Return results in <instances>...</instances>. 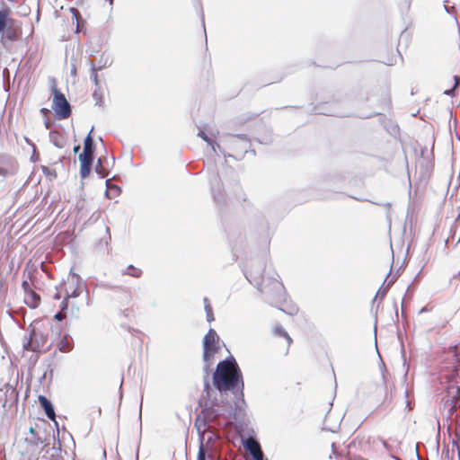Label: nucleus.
<instances>
[{
    "mask_svg": "<svg viewBox=\"0 0 460 460\" xmlns=\"http://www.w3.org/2000/svg\"><path fill=\"white\" fill-rule=\"evenodd\" d=\"M47 111H48V110L46 108L40 109V112H42V113H46Z\"/></svg>",
    "mask_w": 460,
    "mask_h": 460,
    "instance_id": "62",
    "label": "nucleus"
},
{
    "mask_svg": "<svg viewBox=\"0 0 460 460\" xmlns=\"http://www.w3.org/2000/svg\"><path fill=\"white\" fill-rule=\"evenodd\" d=\"M42 451L45 452L43 457L49 460H62V449L61 444L58 440L57 444H54L53 447H49V445H44L41 448Z\"/></svg>",
    "mask_w": 460,
    "mask_h": 460,
    "instance_id": "12",
    "label": "nucleus"
},
{
    "mask_svg": "<svg viewBox=\"0 0 460 460\" xmlns=\"http://www.w3.org/2000/svg\"><path fill=\"white\" fill-rule=\"evenodd\" d=\"M455 92H456V88L455 87H452L450 89H447L444 91V94L446 95H449V96H453L455 94Z\"/></svg>",
    "mask_w": 460,
    "mask_h": 460,
    "instance_id": "43",
    "label": "nucleus"
},
{
    "mask_svg": "<svg viewBox=\"0 0 460 460\" xmlns=\"http://www.w3.org/2000/svg\"><path fill=\"white\" fill-rule=\"evenodd\" d=\"M296 312H297V308H296V306H292V307L289 309V311H288V314H290V315H293V314H296Z\"/></svg>",
    "mask_w": 460,
    "mask_h": 460,
    "instance_id": "45",
    "label": "nucleus"
},
{
    "mask_svg": "<svg viewBox=\"0 0 460 460\" xmlns=\"http://www.w3.org/2000/svg\"><path fill=\"white\" fill-rule=\"evenodd\" d=\"M249 142L250 140L244 134L233 136L230 140V144L234 147H240L242 150L244 151V153L248 152L247 147L249 146Z\"/></svg>",
    "mask_w": 460,
    "mask_h": 460,
    "instance_id": "16",
    "label": "nucleus"
},
{
    "mask_svg": "<svg viewBox=\"0 0 460 460\" xmlns=\"http://www.w3.org/2000/svg\"><path fill=\"white\" fill-rule=\"evenodd\" d=\"M70 288H71V291L68 288H66V294L65 298L68 299L69 297H73V298L78 297L80 295L78 289L76 288H72L71 287H70Z\"/></svg>",
    "mask_w": 460,
    "mask_h": 460,
    "instance_id": "33",
    "label": "nucleus"
},
{
    "mask_svg": "<svg viewBox=\"0 0 460 460\" xmlns=\"http://www.w3.org/2000/svg\"><path fill=\"white\" fill-rule=\"evenodd\" d=\"M10 13L9 8L0 9V43L7 51L22 35V22L11 17Z\"/></svg>",
    "mask_w": 460,
    "mask_h": 460,
    "instance_id": "2",
    "label": "nucleus"
},
{
    "mask_svg": "<svg viewBox=\"0 0 460 460\" xmlns=\"http://www.w3.org/2000/svg\"><path fill=\"white\" fill-rule=\"evenodd\" d=\"M93 130V127L91 128L90 132L86 136L84 141V151L81 154H85L89 155H93L95 152V143L93 138L92 137V132Z\"/></svg>",
    "mask_w": 460,
    "mask_h": 460,
    "instance_id": "18",
    "label": "nucleus"
},
{
    "mask_svg": "<svg viewBox=\"0 0 460 460\" xmlns=\"http://www.w3.org/2000/svg\"><path fill=\"white\" fill-rule=\"evenodd\" d=\"M74 312L78 313V312H79V308H78V307H75V305H72V308H71V313H72V314H75Z\"/></svg>",
    "mask_w": 460,
    "mask_h": 460,
    "instance_id": "53",
    "label": "nucleus"
},
{
    "mask_svg": "<svg viewBox=\"0 0 460 460\" xmlns=\"http://www.w3.org/2000/svg\"><path fill=\"white\" fill-rule=\"evenodd\" d=\"M279 276L276 272H269L267 274L266 281L257 288L264 295V300L275 306L282 305L286 302L288 294L286 292L283 283L279 279ZM280 311L285 312L284 309L278 307Z\"/></svg>",
    "mask_w": 460,
    "mask_h": 460,
    "instance_id": "3",
    "label": "nucleus"
},
{
    "mask_svg": "<svg viewBox=\"0 0 460 460\" xmlns=\"http://www.w3.org/2000/svg\"><path fill=\"white\" fill-rule=\"evenodd\" d=\"M323 114L329 115V116H335V115H337L336 113H333V112H330V113L323 112Z\"/></svg>",
    "mask_w": 460,
    "mask_h": 460,
    "instance_id": "60",
    "label": "nucleus"
},
{
    "mask_svg": "<svg viewBox=\"0 0 460 460\" xmlns=\"http://www.w3.org/2000/svg\"><path fill=\"white\" fill-rule=\"evenodd\" d=\"M274 333L276 336L285 338L288 345L292 342V339L290 338L287 331L282 327V325H276L274 327Z\"/></svg>",
    "mask_w": 460,
    "mask_h": 460,
    "instance_id": "29",
    "label": "nucleus"
},
{
    "mask_svg": "<svg viewBox=\"0 0 460 460\" xmlns=\"http://www.w3.org/2000/svg\"><path fill=\"white\" fill-rule=\"evenodd\" d=\"M28 334L23 338V349L32 352H39L47 341V336L39 332L36 328L31 323L27 329Z\"/></svg>",
    "mask_w": 460,
    "mask_h": 460,
    "instance_id": "6",
    "label": "nucleus"
},
{
    "mask_svg": "<svg viewBox=\"0 0 460 460\" xmlns=\"http://www.w3.org/2000/svg\"><path fill=\"white\" fill-rule=\"evenodd\" d=\"M100 89L101 88L96 87L92 95H93V99L95 102V105L99 106V107H102L103 106V97H102V93L100 92Z\"/></svg>",
    "mask_w": 460,
    "mask_h": 460,
    "instance_id": "32",
    "label": "nucleus"
},
{
    "mask_svg": "<svg viewBox=\"0 0 460 460\" xmlns=\"http://www.w3.org/2000/svg\"><path fill=\"white\" fill-rule=\"evenodd\" d=\"M50 142L58 148L63 147L62 136L59 132L52 130L49 132Z\"/></svg>",
    "mask_w": 460,
    "mask_h": 460,
    "instance_id": "26",
    "label": "nucleus"
},
{
    "mask_svg": "<svg viewBox=\"0 0 460 460\" xmlns=\"http://www.w3.org/2000/svg\"><path fill=\"white\" fill-rule=\"evenodd\" d=\"M458 408H460V387L451 385L447 388V399L443 405L447 419H452Z\"/></svg>",
    "mask_w": 460,
    "mask_h": 460,
    "instance_id": "7",
    "label": "nucleus"
},
{
    "mask_svg": "<svg viewBox=\"0 0 460 460\" xmlns=\"http://www.w3.org/2000/svg\"><path fill=\"white\" fill-rule=\"evenodd\" d=\"M80 149H81L80 145H77V146H74L73 151H74V153L76 154V153H78L80 151Z\"/></svg>",
    "mask_w": 460,
    "mask_h": 460,
    "instance_id": "50",
    "label": "nucleus"
},
{
    "mask_svg": "<svg viewBox=\"0 0 460 460\" xmlns=\"http://www.w3.org/2000/svg\"><path fill=\"white\" fill-rule=\"evenodd\" d=\"M38 401L40 407L43 409L46 416L50 420L55 421L56 424V412L54 410V406L50 400H49L45 395H39Z\"/></svg>",
    "mask_w": 460,
    "mask_h": 460,
    "instance_id": "14",
    "label": "nucleus"
},
{
    "mask_svg": "<svg viewBox=\"0 0 460 460\" xmlns=\"http://www.w3.org/2000/svg\"><path fill=\"white\" fill-rule=\"evenodd\" d=\"M444 8H445V10H446L447 13H449V8H448V6L444 5Z\"/></svg>",
    "mask_w": 460,
    "mask_h": 460,
    "instance_id": "64",
    "label": "nucleus"
},
{
    "mask_svg": "<svg viewBox=\"0 0 460 460\" xmlns=\"http://www.w3.org/2000/svg\"><path fill=\"white\" fill-rule=\"evenodd\" d=\"M264 269L265 262L262 260L251 261L243 270V274L254 288H261L267 278L263 275Z\"/></svg>",
    "mask_w": 460,
    "mask_h": 460,
    "instance_id": "4",
    "label": "nucleus"
},
{
    "mask_svg": "<svg viewBox=\"0 0 460 460\" xmlns=\"http://www.w3.org/2000/svg\"><path fill=\"white\" fill-rule=\"evenodd\" d=\"M0 176L6 177V170H3L2 167H0Z\"/></svg>",
    "mask_w": 460,
    "mask_h": 460,
    "instance_id": "54",
    "label": "nucleus"
},
{
    "mask_svg": "<svg viewBox=\"0 0 460 460\" xmlns=\"http://www.w3.org/2000/svg\"><path fill=\"white\" fill-rule=\"evenodd\" d=\"M198 128H199V131H198V136L202 138L205 142L208 143V145H209L212 149L214 150V152H217V149L220 150V145L214 142L209 137L208 135L205 132V130L201 129L199 126H198Z\"/></svg>",
    "mask_w": 460,
    "mask_h": 460,
    "instance_id": "23",
    "label": "nucleus"
},
{
    "mask_svg": "<svg viewBox=\"0 0 460 460\" xmlns=\"http://www.w3.org/2000/svg\"><path fill=\"white\" fill-rule=\"evenodd\" d=\"M71 12L73 13V16L77 19V16L80 15L79 11L75 8H71Z\"/></svg>",
    "mask_w": 460,
    "mask_h": 460,
    "instance_id": "46",
    "label": "nucleus"
},
{
    "mask_svg": "<svg viewBox=\"0 0 460 460\" xmlns=\"http://www.w3.org/2000/svg\"><path fill=\"white\" fill-rule=\"evenodd\" d=\"M208 455L206 453L204 449L203 443H200L199 453H198V459L197 460H207V457Z\"/></svg>",
    "mask_w": 460,
    "mask_h": 460,
    "instance_id": "34",
    "label": "nucleus"
},
{
    "mask_svg": "<svg viewBox=\"0 0 460 460\" xmlns=\"http://www.w3.org/2000/svg\"><path fill=\"white\" fill-rule=\"evenodd\" d=\"M0 167L6 170V176L14 174L18 170L16 160L6 154H0Z\"/></svg>",
    "mask_w": 460,
    "mask_h": 460,
    "instance_id": "10",
    "label": "nucleus"
},
{
    "mask_svg": "<svg viewBox=\"0 0 460 460\" xmlns=\"http://www.w3.org/2000/svg\"><path fill=\"white\" fill-rule=\"evenodd\" d=\"M90 66H91V73H90V79L93 81V83L95 85V88H101L100 86V81L98 79V71L96 69V65L93 61L90 60Z\"/></svg>",
    "mask_w": 460,
    "mask_h": 460,
    "instance_id": "27",
    "label": "nucleus"
},
{
    "mask_svg": "<svg viewBox=\"0 0 460 460\" xmlns=\"http://www.w3.org/2000/svg\"><path fill=\"white\" fill-rule=\"evenodd\" d=\"M324 429H327V430H330L331 432H335V429H332V428H327V427H324L323 428Z\"/></svg>",
    "mask_w": 460,
    "mask_h": 460,
    "instance_id": "58",
    "label": "nucleus"
},
{
    "mask_svg": "<svg viewBox=\"0 0 460 460\" xmlns=\"http://www.w3.org/2000/svg\"><path fill=\"white\" fill-rule=\"evenodd\" d=\"M252 458L254 460H268L267 458L264 457L262 451L256 454L252 453Z\"/></svg>",
    "mask_w": 460,
    "mask_h": 460,
    "instance_id": "39",
    "label": "nucleus"
},
{
    "mask_svg": "<svg viewBox=\"0 0 460 460\" xmlns=\"http://www.w3.org/2000/svg\"><path fill=\"white\" fill-rule=\"evenodd\" d=\"M74 347L73 340L68 334H65L58 344V349L62 352H68Z\"/></svg>",
    "mask_w": 460,
    "mask_h": 460,
    "instance_id": "21",
    "label": "nucleus"
},
{
    "mask_svg": "<svg viewBox=\"0 0 460 460\" xmlns=\"http://www.w3.org/2000/svg\"><path fill=\"white\" fill-rule=\"evenodd\" d=\"M243 447L251 454L252 456V453L256 454L261 452L260 444L252 439L249 438L243 442Z\"/></svg>",
    "mask_w": 460,
    "mask_h": 460,
    "instance_id": "22",
    "label": "nucleus"
},
{
    "mask_svg": "<svg viewBox=\"0 0 460 460\" xmlns=\"http://www.w3.org/2000/svg\"><path fill=\"white\" fill-rule=\"evenodd\" d=\"M212 382L215 388L221 394H226L228 392H231L234 394V405L229 404V408L223 412L219 408H217V403L216 402H211L209 406L206 404L195 420V427L199 431L201 440H203L201 427L204 433L209 427V424L216 420L217 417L223 415L225 418L233 419L238 423H244L246 417L243 375L233 356H229L218 362L216 370L212 374Z\"/></svg>",
    "mask_w": 460,
    "mask_h": 460,
    "instance_id": "1",
    "label": "nucleus"
},
{
    "mask_svg": "<svg viewBox=\"0 0 460 460\" xmlns=\"http://www.w3.org/2000/svg\"><path fill=\"white\" fill-rule=\"evenodd\" d=\"M40 160V154L37 152L36 146H33V152L31 156V161L36 163Z\"/></svg>",
    "mask_w": 460,
    "mask_h": 460,
    "instance_id": "37",
    "label": "nucleus"
},
{
    "mask_svg": "<svg viewBox=\"0 0 460 460\" xmlns=\"http://www.w3.org/2000/svg\"><path fill=\"white\" fill-rule=\"evenodd\" d=\"M258 142L260 144L269 145V144H270L272 142V139H271L270 137H265L262 139H258Z\"/></svg>",
    "mask_w": 460,
    "mask_h": 460,
    "instance_id": "40",
    "label": "nucleus"
},
{
    "mask_svg": "<svg viewBox=\"0 0 460 460\" xmlns=\"http://www.w3.org/2000/svg\"><path fill=\"white\" fill-rule=\"evenodd\" d=\"M51 90L53 94L52 109L55 112V117L58 119H67L72 113L70 103L66 100L65 94L55 85L52 86Z\"/></svg>",
    "mask_w": 460,
    "mask_h": 460,
    "instance_id": "5",
    "label": "nucleus"
},
{
    "mask_svg": "<svg viewBox=\"0 0 460 460\" xmlns=\"http://www.w3.org/2000/svg\"><path fill=\"white\" fill-rule=\"evenodd\" d=\"M202 346L203 349H209L217 352L219 350V337L214 329L210 328L205 334Z\"/></svg>",
    "mask_w": 460,
    "mask_h": 460,
    "instance_id": "9",
    "label": "nucleus"
},
{
    "mask_svg": "<svg viewBox=\"0 0 460 460\" xmlns=\"http://www.w3.org/2000/svg\"><path fill=\"white\" fill-rule=\"evenodd\" d=\"M217 353L214 350L209 349H203V371L205 373L203 381H204V394H206V397L210 400L212 396L213 390L210 387L209 382H208V376L210 373L211 367L214 364V357L215 354Z\"/></svg>",
    "mask_w": 460,
    "mask_h": 460,
    "instance_id": "8",
    "label": "nucleus"
},
{
    "mask_svg": "<svg viewBox=\"0 0 460 460\" xmlns=\"http://www.w3.org/2000/svg\"><path fill=\"white\" fill-rule=\"evenodd\" d=\"M332 447L333 454H336L335 444L334 443L332 445Z\"/></svg>",
    "mask_w": 460,
    "mask_h": 460,
    "instance_id": "61",
    "label": "nucleus"
},
{
    "mask_svg": "<svg viewBox=\"0 0 460 460\" xmlns=\"http://www.w3.org/2000/svg\"><path fill=\"white\" fill-rule=\"evenodd\" d=\"M66 314H65L61 311H58L54 315V319L57 320L58 322H61L66 318Z\"/></svg>",
    "mask_w": 460,
    "mask_h": 460,
    "instance_id": "36",
    "label": "nucleus"
},
{
    "mask_svg": "<svg viewBox=\"0 0 460 460\" xmlns=\"http://www.w3.org/2000/svg\"><path fill=\"white\" fill-rule=\"evenodd\" d=\"M54 298H55V299H59V298H60L59 294H58V293H57V294L54 296Z\"/></svg>",
    "mask_w": 460,
    "mask_h": 460,
    "instance_id": "63",
    "label": "nucleus"
},
{
    "mask_svg": "<svg viewBox=\"0 0 460 460\" xmlns=\"http://www.w3.org/2000/svg\"><path fill=\"white\" fill-rule=\"evenodd\" d=\"M22 288L24 291V294H28V292L31 291V286L27 280H23L22 282Z\"/></svg>",
    "mask_w": 460,
    "mask_h": 460,
    "instance_id": "38",
    "label": "nucleus"
},
{
    "mask_svg": "<svg viewBox=\"0 0 460 460\" xmlns=\"http://www.w3.org/2000/svg\"><path fill=\"white\" fill-rule=\"evenodd\" d=\"M105 184H106L105 195L108 199H114L120 194V192H121L120 187L117 184L111 183V179L107 180L105 181Z\"/></svg>",
    "mask_w": 460,
    "mask_h": 460,
    "instance_id": "19",
    "label": "nucleus"
},
{
    "mask_svg": "<svg viewBox=\"0 0 460 460\" xmlns=\"http://www.w3.org/2000/svg\"><path fill=\"white\" fill-rule=\"evenodd\" d=\"M40 170L49 181H53L58 177L57 172L55 170L49 169L46 165H41Z\"/></svg>",
    "mask_w": 460,
    "mask_h": 460,
    "instance_id": "31",
    "label": "nucleus"
},
{
    "mask_svg": "<svg viewBox=\"0 0 460 460\" xmlns=\"http://www.w3.org/2000/svg\"><path fill=\"white\" fill-rule=\"evenodd\" d=\"M394 282V279H391L385 288H384V285H382L379 288V289L377 290L376 296L373 298L372 303L374 304L379 296H380V299L382 300L385 297V296L386 295L387 291L389 290L390 287L393 285ZM383 284H385V282Z\"/></svg>",
    "mask_w": 460,
    "mask_h": 460,
    "instance_id": "28",
    "label": "nucleus"
},
{
    "mask_svg": "<svg viewBox=\"0 0 460 460\" xmlns=\"http://www.w3.org/2000/svg\"><path fill=\"white\" fill-rule=\"evenodd\" d=\"M29 433L31 437L25 438V442L28 446L31 447H38L40 445L43 444L44 439L40 435H38L33 427H30Z\"/></svg>",
    "mask_w": 460,
    "mask_h": 460,
    "instance_id": "17",
    "label": "nucleus"
},
{
    "mask_svg": "<svg viewBox=\"0 0 460 460\" xmlns=\"http://www.w3.org/2000/svg\"><path fill=\"white\" fill-rule=\"evenodd\" d=\"M31 360H32L33 363L35 364L37 362V360H38V356L36 355L34 358L31 357Z\"/></svg>",
    "mask_w": 460,
    "mask_h": 460,
    "instance_id": "56",
    "label": "nucleus"
},
{
    "mask_svg": "<svg viewBox=\"0 0 460 460\" xmlns=\"http://www.w3.org/2000/svg\"><path fill=\"white\" fill-rule=\"evenodd\" d=\"M382 444H383V446H384L385 448H388V444H387V442H386V441L382 440Z\"/></svg>",
    "mask_w": 460,
    "mask_h": 460,
    "instance_id": "57",
    "label": "nucleus"
},
{
    "mask_svg": "<svg viewBox=\"0 0 460 460\" xmlns=\"http://www.w3.org/2000/svg\"><path fill=\"white\" fill-rule=\"evenodd\" d=\"M103 160H106V157H99L97 159V162H96V164H95V167H94V172L101 177V178H105L108 176L109 174V171L103 166L102 163H103Z\"/></svg>",
    "mask_w": 460,
    "mask_h": 460,
    "instance_id": "25",
    "label": "nucleus"
},
{
    "mask_svg": "<svg viewBox=\"0 0 460 460\" xmlns=\"http://www.w3.org/2000/svg\"><path fill=\"white\" fill-rule=\"evenodd\" d=\"M204 307H206L208 305H210L209 299L208 297L203 298Z\"/></svg>",
    "mask_w": 460,
    "mask_h": 460,
    "instance_id": "51",
    "label": "nucleus"
},
{
    "mask_svg": "<svg viewBox=\"0 0 460 460\" xmlns=\"http://www.w3.org/2000/svg\"><path fill=\"white\" fill-rule=\"evenodd\" d=\"M93 155H89L85 154H79L78 160L80 162V176L82 179H85L90 175L92 167H93Z\"/></svg>",
    "mask_w": 460,
    "mask_h": 460,
    "instance_id": "11",
    "label": "nucleus"
},
{
    "mask_svg": "<svg viewBox=\"0 0 460 460\" xmlns=\"http://www.w3.org/2000/svg\"><path fill=\"white\" fill-rule=\"evenodd\" d=\"M74 312L78 313V312H79V308H78V307H75V305H72V308H71V313H72V314H75Z\"/></svg>",
    "mask_w": 460,
    "mask_h": 460,
    "instance_id": "52",
    "label": "nucleus"
},
{
    "mask_svg": "<svg viewBox=\"0 0 460 460\" xmlns=\"http://www.w3.org/2000/svg\"><path fill=\"white\" fill-rule=\"evenodd\" d=\"M219 181L220 179L218 174L215 175L213 180H210L212 196L215 202L217 204L225 202L224 193Z\"/></svg>",
    "mask_w": 460,
    "mask_h": 460,
    "instance_id": "13",
    "label": "nucleus"
},
{
    "mask_svg": "<svg viewBox=\"0 0 460 460\" xmlns=\"http://www.w3.org/2000/svg\"><path fill=\"white\" fill-rule=\"evenodd\" d=\"M44 124L47 128H49L51 127V122L49 119H46Z\"/></svg>",
    "mask_w": 460,
    "mask_h": 460,
    "instance_id": "55",
    "label": "nucleus"
},
{
    "mask_svg": "<svg viewBox=\"0 0 460 460\" xmlns=\"http://www.w3.org/2000/svg\"><path fill=\"white\" fill-rule=\"evenodd\" d=\"M204 309H205L206 314L208 312H212L213 311L211 305H208L206 307H204Z\"/></svg>",
    "mask_w": 460,
    "mask_h": 460,
    "instance_id": "49",
    "label": "nucleus"
},
{
    "mask_svg": "<svg viewBox=\"0 0 460 460\" xmlns=\"http://www.w3.org/2000/svg\"><path fill=\"white\" fill-rule=\"evenodd\" d=\"M67 309H68V302H67V299H66V298H65V299L61 302V304H60V305H59V311H61V312H63V313L66 314Z\"/></svg>",
    "mask_w": 460,
    "mask_h": 460,
    "instance_id": "35",
    "label": "nucleus"
},
{
    "mask_svg": "<svg viewBox=\"0 0 460 460\" xmlns=\"http://www.w3.org/2000/svg\"><path fill=\"white\" fill-rule=\"evenodd\" d=\"M206 318H207V321L208 323H211L215 320V317H214V314H213V311L212 312H208L206 314Z\"/></svg>",
    "mask_w": 460,
    "mask_h": 460,
    "instance_id": "41",
    "label": "nucleus"
},
{
    "mask_svg": "<svg viewBox=\"0 0 460 460\" xmlns=\"http://www.w3.org/2000/svg\"><path fill=\"white\" fill-rule=\"evenodd\" d=\"M406 406L408 407L409 411L411 410V407L410 405V402L408 400L406 401Z\"/></svg>",
    "mask_w": 460,
    "mask_h": 460,
    "instance_id": "59",
    "label": "nucleus"
},
{
    "mask_svg": "<svg viewBox=\"0 0 460 460\" xmlns=\"http://www.w3.org/2000/svg\"><path fill=\"white\" fill-rule=\"evenodd\" d=\"M111 64L112 58L111 56L106 53H102L97 60L96 69L101 71L102 69L111 66Z\"/></svg>",
    "mask_w": 460,
    "mask_h": 460,
    "instance_id": "24",
    "label": "nucleus"
},
{
    "mask_svg": "<svg viewBox=\"0 0 460 460\" xmlns=\"http://www.w3.org/2000/svg\"><path fill=\"white\" fill-rule=\"evenodd\" d=\"M123 275H129L134 278H139L142 274V270L134 267L132 264H129L126 270L122 271Z\"/></svg>",
    "mask_w": 460,
    "mask_h": 460,
    "instance_id": "30",
    "label": "nucleus"
},
{
    "mask_svg": "<svg viewBox=\"0 0 460 460\" xmlns=\"http://www.w3.org/2000/svg\"><path fill=\"white\" fill-rule=\"evenodd\" d=\"M4 407L12 408L13 404L18 402V392L11 385L5 386Z\"/></svg>",
    "mask_w": 460,
    "mask_h": 460,
    "instance_id": "15",
    "label": "nucleus"
},
{
    "mask_svg": "<svg viewBox=\"0 0 460 460\" xmlns=\"http://www.w3.org/2000/svg\"><path fill=\"white\" fill-rule=\"evenodd\" d=\"M24 140H25V142H26L29 146H31L32 148H33V146H36L34 145V143H33L30 138H28V137H24Z\"/></svg>",
    "mask_w": 460,
    "mask_h": 460,
    "instance_id": "47",
    "label": "nucleus"
},
{
    "mask_svg": "<svg viewBox=\"0 0 460 460\" xmlns=\"http://www.w3.org/2000/svg\"><path fill=\"white\" fill-rule=\"evenodd\" d=\"M411 0H404V3L402 4V8L408 9L410 7Z\"/></svg>",
    "mask_w": 460,
    "mask_h": 460,
    "instance_id": "44",
    "label": "nucleus"
},
{
    "mask_svg": "<svg viewBox=\"0 0 460 460\" xmlns=\"http://www.w3.org/2000/svg\"><path fill=\"white\" fill-rule=\"evenodd\" d=\"M24 303L31 308H36L40 303V296L33 290L25 294Z\"/></svg>",
    "mask_w": 460,
    "mask_h": 460,
    "instance_id": "20",
    "label": "nucleus"
},
{
    "mask_svg": "<svg viewBox=\"0 0 460 460\" xmlns=\"http://www.w3.org/2000/svg\"><path fill=\"white\" fill-rule=\"evenodd\" d=\"M454 85L453 87H455L456 89L459 86L460 84V76L459 75H454Z\"/></svg>",
    "mask_w": 460,
    "mask_h": 460,
    "instance_id": "42",
    "label": "nucleus"
},
{
    "mask_svg": "<svg viewBox=\"0 0 460 460\" xmlns=\"http://www.w3.org/2000/svg\"><path fill=\"white\" fill-rule=\"evenodd\" d=\"M415 454H416L417 460H420V453H419V445L418 444L416 445Z\"/></svg>",
    "mask_w": 460,
    "mask_h": 460,
    "instance_id": "48",
    "label": "nucleus"
}]
</instances>
